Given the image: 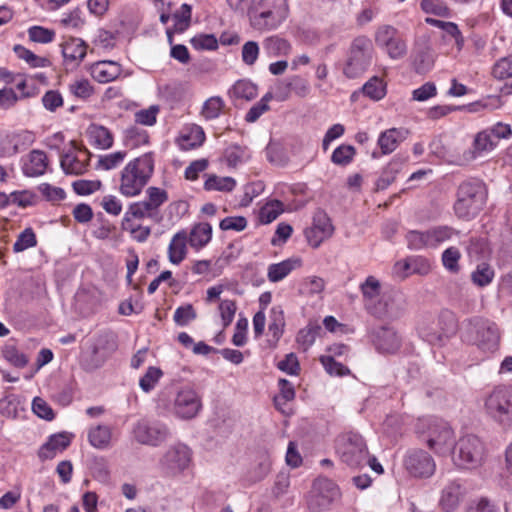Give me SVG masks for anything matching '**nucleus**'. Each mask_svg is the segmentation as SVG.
<instances>
[{
	"label": "nucleus",
	"mask_w": 512,
	"mask_h": 512,
	"mask_svg": "<svg viewBox=\"0 0 512 512\" xmlns=\"http://www.w3.org/2000/svg\"><path fill=\"white\" fill-rule=\"evenodd\" d=\"M494 276V269L487 263H481L472 272L471 280L475 285L485 287L492 282Z\"/></svg>",
	"instance_id": "42"
},
{
	"label": "nucleus",
	"mask_w": 512,
	"mask_h": 512,
	"mask_svg": "<svg viewBox=\"0 0 512 512\" xmlns=\"http://www.w3.org/2000/svg\"><path fill=\"white\" fill-rule=\"evenodd\" d=\"M419 334L425 341L432 345H441L446 339L445 336L440 333L439 326L436 321L420 326Z\"/></svg>",
	"instance_id": "44"
},
{
	"label": "nucleus",
	"mask_w": 512,
	"mask_h": 512,
	"mask_svg": "<svg viewBox=\"0 0 512 512\" xmlns=\"http://www.w3.org/2000/svg\"><path fill=\"white\" fill-rule=\"evenodd\" d=\"M283 212V203L273 200L266 203L260 210L259 218L263 224L273 222Z\"/></svg>",
	"instance_id": "49"
},
{
	"label": "nucleus",
	"mask_w": 512,
	"mask_h": 512,
	"mask_svg": "<svg viewBox=\"0 0 512 512\" xmlns=\"http://www.w3.org/2000/svg\"><path fill=\"white\" fill-rule=\"evenodd\" d=\"M104 344L107 345L108 350H114L116 347L114 335L106 334L98 338L97 344L92 349L91 368H98L105 362L107 354L102 352L105 349Z\"/></svg>",
	"instance_id": "30"
},
{
	"label": "nucleus",
	"mask_w": 512,
	"mask_h": 512,
	"mask_svg": "<svg viewBox=\"0 0 512 512\" xmlns=\"http://www.w3.org/2000/svg\"><path fill=\"white\" fill-rule=\"evenodd\" d=\"M121 66L114 61H100L92 66V77L100 83H108L121 74Z\"/></svg>",
	"instance_id": "22"
},
{
	"label": "nucleus",
	"mask_w": 512,
	"mask_h": 512,
	"mask_svg": "<svg viewBox=\"0 0 512 512\" xmlns=\"http://www.w3.org/2000/svg\"><path fill=\"white\" fill-rule=\"evenodd\" d=\"M237 310L236 302L234 300L225 299L219 304V311L223 326L228 327L235 316Z\"/></svg>",
	"instance_id": "59"
},
{
	"label": "nucleus",
	"mask_w": 512,
	"mask_h": 512,
	"mask_svg": "<svg viewBox=\"0 0 512 512\" xmlns=\"http://www.w3.org/2000/svg\"><path fill=\"white\" fill-rule=\"evenodd\" d=\"M279 99L286 100L290 92H294L297 96L303 98L310 92V86L307 80L300 76H293L277 86Z\"/></svg>",
	"instance_id": "21"
},
{
	"label": "nucleus",
	"mask_w": 512,
	"mask_h": 512,
	"mask_svg": "<svg viewBox=\"0 0 512 512\" xmlns=\"http://www.w3.org/2000/svg\"><path fill=\"white\" fill-rule=\"evenodd\" d=\"M486 415L497 424L512 426V385H498L484 399Z\"/></svg>",
	"instance_id": "4"
},
{
	"label": "nucleus",
	"mask_w": 512,
	"mask_h": 512,
	"mask_svg": "<svg viewBox=\"0 0 512 512\" xmlns=\"http://www.w3.org/2000/svg\"><path fill=\"white\" fill-rule=\"evenodd\" d=\"M362 92L370 99L378 101L386 95V84L381 78L373 76L363 85Z\"/></svg>",
	"instance_id": "40"
},
{
	"label": "nucleus",
	"mask_w": 512,
	"mask_h": 512,
	"mask_svg": "<svg viewBox=\"0 0 512 512\" xmlns=\"http://www.w3.org/2000/svg\"><path fill=\"white\" fill-rule=\"evenodd\" d=\"M461 253L458 248L451 246L445 249L442 253V264L444 268L450 273L457 274L460 271L459 260Z\"/></svg>",
	"instance_id": "47"
},
{
	"label": "nucleus",
	"mask_w": 512,
	"mask_h": 512,
	"mask_svg": "<svg viewBox=\"0 0 512 512\" xmlns=\"http://www.w3.org/2000/svg\"><path fill=\"white\" fill-rule=\"evenodd\" d=\"M320 362L324 366L325 370L331 375L344 376L350 372L346 366L337 362L333 356H321Z\"/></svg>",
	"instance_id": "61"
},
{
	"label": "nucleus",
	"mask_w": 512,
	"mask_h": 512,
	"mask_svg": "<svg viewBox=\"0 0 512 512\" xmlns=\"http://www.w3.org/2000/svg\"><path fill=\"white\" fill-rule=\"evenodd\" d=\"M191 459V449L183 443H177L165 451L159 460V467L164 474L176 476L188 468Z\"/></svg>",
	"instance_id": "12"
},
{
	"label": "nucleus",
	"mask_w": 512,
	"mask_h": 512,
	"mask_svg": "<svg viewBox=\"0 0 512 512\" xmlns=\"http://www.w3.org/2000/svg\"><path fill=\"white\" fill-rule=\"evenodd\" d=\"M333 233L334 226L332 225L331 219L322 209L315 211L312 225L304 231L309 245L313 248H318L321 243L329 239Z\"/></svg>",
	"instance_id": "17"
},
{
	"label": "nucleus",
	"mask_w": 512,
	"mask_h": 512,
	"mask_svg": "<svg viewBox=\"0 0 512 512\" xmlns=\"http://www.w3.org/2000/svg\"><path fill=\"white\" fill-rule=\"evenodd\" d=\"M263 49L270 57L287 55L290 51V44L285 39L271 36L263 41Z\"/></svg>",
	"instance_id": "37"
},
{
	"label": "nucleus",
	"mask_w": 512,
	"mask_h": 512,
	"mask_svg": "<svg viewBox=\"0 0 512 512\" xmlns=\"http://www.w3.org/2000/svg\"><path fill=\"white\" fill-rule=\"evenodd\" d=\"M404 466L407 472L416 478H429L436 470L434 459L423 450L410 451L405 456Z\"/></svg>",
	"instance_id": "18"
},
{
	"label": "nucleus",
	"mask_w": 512,
	"mask_h": 512,
	"mask_svg": "<svg viewBox=\"0 0 512 512\" xmlns=\"http://www.w3.org/2000/svg\"><path fill=\"white\" fill-rule=\"evenodd\" d=\"M71 439L66 433H58L50 436L49 440L41 447L39 457L51 459L57 452L64 451L70 445Z\"/></svg>",
	"instance_id": "24"
},
{
	"label": "nucleus",
	"mask_w": 512,
	"mask_h": 512,
	"mask_svg": "<svg viewBox=\"0 0 512 512\" xmlns=\"http://www.w3.org/2000/svg\"><path fill=\"white\" fill-rule=\"evenodd\" d=\"M421 8L426 14H433L439 17L450 16V9L442 0H422Z\"/></svg>",
	"instance_id": "52"
},
{
	"label": "nucleus",
	"mask_w": 512,
	"mask_h": 512,
	"mask_svg": "<svg viewBox=\"0 0 512 512\" xmlns=\"http://www.w3.org/2000/svg\"><path fill=\"white\" fill-rule=\"evenodd\" d=\"M287 0H259L249 10L251 26L258 31L276 29L288 16Z\"/></svg>",
	"instance_id": "3"
},
{
	"label": "nucleus",
	"mask_w": 512,
	"mask_h": 512,
	"mask_svg": "<svg viewBox=\"0 0 512 512\" xmlns=\"http://www.w3.org/2000/svg\"><path fill=\"white\" fill-rule=\"evenodd\" d=\"M61 48L66 62L79 64L86 56L87 45L80 38L70 37L61 44Z\"/></svg>",
	"instance_id": "23"
},
{
	"label": "nucleus",
	"mask_w": 512,
	"mask_h": 512,
	"mask_svg": "<svg viewBox=\"0 0 512 512\" xmlns=\"http://www.w3.org/2000/svg\"><path fill=\"white\" fill-rule=\"evenodd\" d=\"M487 188L479 179L462 182L457 189L454 203L455 215L462 220H471L483 209L487 200Z\"/></svg>",
	"instance_id": "2"
},
{
	"label": "nucleus",
	"mask_w": 512,
	"mask_h": 512,
	"mask_svg": "<svg viewBox=\"0 0 512 512\" xmlns=\"http://www.w3.org/2000/svg\"><path fill=\"white\" fill-rule=\"evenodd\" d=\"M42 104L46 110L55 112L63 106V97L57 90H48L42 97Z\"/></svg>",
	"instance_id": "64"
},
{
	"label": "nucleus",
	"mask_w": 512,
	"mask_h": 512,
	"mask_svg": "<svg viewBox=\"0 0 512 512\" xmlns=\"http://www.w3.org/2000/svg\"><path fill=\"white\" fill-rule=\"evenodd\" d=\"M404 138L403 132L397 128H391L382 132L378 138V145L383 154L392 153Z\"/></svg>",
	"instance_id": "34"
},
{
	"label": "nucleus",
	"mask_w": 512,
	"mask_h": 512,
	"mask_svg": "<svg viewBox=\"0 0 512 512\" xmlns=\"http://www.w3.org/2000/svg\"><path fill=\"white\" fill-rule=\"evenodd\" d=\"M154 172V159L145 153L130 161L121 171L119 191L123 196L134 197L141 193Z\"/></svg>",
	"instance_id": "1"
},
{
	"label": "nucleus",
	"mask_w": 512,
	"mask_h": 512,
	"mask_svg": "<svg viewBox=\"0 0 512 512\" xmlns=\"http://www.w3.org/2000/svg\"><path fill=\"white\" fill-rule=\"evenodd\" d=\"M236 186V181L232 177H219L209 175L204 183V189L207 191L230 192Z\"/></svg>",
	"instance_id": "39"
},
{
	"label": "nucleus",
	"mask_w": 512,
	"mask_h": 512,
	"mask_svg": "<svg viewBox=\"0 0 512 512\" xmlns=\"http://www.w3.org/2000/svg\"><path fill=\"white\" fill-rule=\"evenodd\" d=\"M339 495L340 492L335 483L328 479H318L313 484L308 507L313 512H320L328 508Z\"/></svg>",
	"instance_id": "16"
},
{
	"label": "nucleus",
	"mask_w": 512,
	"mask_h": 512,
	"mask_svg": "<svg viewBox=\"0 0 512 512\" xmlns=\"http://www.w3.org/2000/svg\"><path fill=\"white\" fill-rule=\"evenodd\" d=\"M158 215L157 211L153 209L150 204L144 200L140 202H135L130 204L127 212L122 220V228L128 229V223L131 220V217L136 219H144V218H156Z\"/></svg>",
	"instance_id": "27"
},
{
	"label": "nucleus",
	"mask_w": 512,
	"mask_h": 512,
	"mask_svg": "<svg viewBox=\"0 0 512 512\" xmlns=\"http://www.w3.org/2000/svg\"><path fill=\"white\" fill-rule=\"evenodd\" d=\"M134 439L141 445L158 447L170 436L168 426L158 420H140L132 430Z\"/></svg>",
	"instance_id": "10"
},
{
	"label": "nucleus",
	"mask_w": 512,
	"mask_h": 512,
	"mask_svg": "<svg viewBox=\"0 0 512 512\" xmlns=\"http://www.w3.org/2000/svg\"><path fill=\"white\" fill-rule=\"evenodd\" d=\"M436 323L439 326L440 333H442L446 339L456 332V318L450 311H442L436 320Z\"/></svg>",
	"instance_id": "50"
},
{
	"label": "nucleus",
	"mask_w": 512,
	"mask_h": 512,
	"mask_svg": "<svg viewBox=\"0 0 512 512\" xmlns=\"http://www.w3.org/2000/svg\"><path fill=\"white\" fill-rule=\"evenodd\" d=\"M485 447L481 439L473 434L462 436L453 449V461L463 468H474L482 463Z\"/></svg>",
	"instance_id": "7"
},
{
	"label": "nucleus",
	"mask_w": 512,
	"mask_h": 512,
	"mask_svg": "<svg viewBox=\"0 0 512 512\" xmlns=\"http://www.w3.org/2000/svg\"><path fill=\"white\" fill-rule=\"evenodd\" d=\"M271 320L268 326L269 333L272 335L275 342H277L283 334L285 325L283 312L277 308L271 310Z\"/></svg>",
	"instance_id": "53"
},
{
	"label": "nucleus",
	"mask_w": 512,
	"mask_h": 512,
	"mask_svg": "<svg viewBox=\"0 0 512 512\" xmlns=\"http://www.w3.org/2000/svg\"><path fill=\"white\" fill-rule=\"evenodd\" d=\"M402 163L399 160L393 159L383 169L381 176L376 182L377 190H384L392 184L396 178L397 173L400 171Z\"/></svg>",
	"instance_id": "41"
},
{
	"label": "nucleus",
	"mask_w": 512,
	"mask_h": 512,
	"mask_svg": "<svg viewBox=\"0 0 512 512\" xmlns=\"http://www.w3.org/2000/svg\"><path fill=\"white\" fill-rule=\"evenodd\" d=\"M212 236V227L208 223H199L193 227L188 237L189 244L193 248H202Z\"/></svg>",
	"instance_id": "35"
},
{
	"label": "nucleus",
	"mask_w": 512,
	"mask_h": 512,
	"mask_svg": "<svg viewBox=\"0 0 512 512\" xmlns=\"http://www.w3.org/2000/svg\"><path fill=\"white\" fill-rule=\"evenodd\" d=\"M425 441L435 453L446 455L454 445V432L444 420L429 419L423 422Z\"/></svg>",
	"instance_id": "8"
},
{
	"label": "nucleus",
	"mask_w": 512,
	"mask_h": 512,
	"mask_svg": "<svg viewBox=\"0 0 512 512\" xmlns=\"http://www.w3.org/2000/svg\"><path fill=\"white\" fill-rule=\"evenodd\" d=\"M28 35L33 42L50 43L53 41L55 33L53 30L41 26H32L28 30Z\"/></svg>",
	"instance_id": "60"
},
{
	"label": "nucleus",
	"mask_w": 512,
	"mask_h": 512,
	"mask_svg": "<svg viewBox=\"0 0 512 512\" xmlns=\"http://www.w3.org/2000/svg\"><path fill=\"white\" fill-rule=\"evenodd\" d=\"M459 232L453 227L439 225L426 231L411 230L406 234L408 247L414 250L437 248L452 239Z\"/></svg>",
	"instance_id": "6"
},
{
	"label": "nucleus",
	"mask_w": 512,
	"mask_h": 512,
	"mask_svg": "<svg viewBox=\"0 0 512 512\" xmlns=\"http://www.w3.org/2000/svg\"><path fill=\"white\" fill-rule=\"evenodd\" d=\"M88 135L91 143L100 149H108L113 145L112 133L102 125H90Z\"/></svg>",
	"instance_id": "33"
},
{
	"label": "nucleus",
	"mask_w": 512,
	"mask_h": 512,
	"mask_svg": "<svg viewBox=\"0 0 512 512\" xmlns=\"http://www.w3.org/2000/svg\"><path fill=\"white\" fill-rule=\"evenodd\" d=\"M188 235L186 231L177 232L168 247V257L172 264H180L186 257Z\"/></svg>",
	"instance_id": "25"
},
{
	"label": "nucleus",
	"mask_w": 512,
	"mask_h": 512,
	"mask_svg": "<svg viewBox=\"0 0 512 512\" xmlns=\"http://www.w3.org/2000/svg\"><path fill=\"white\" fill-rule=\"evenodd\" d=\"M37 244L36 235L31 228L25 229L20 233L17 240L13 244V251L18 253L28 248L34 247Z\"/></svg>",
	"instance_id": "55"
},
{
	"label": "nucleus",
	"mask_w": 512,
	"mask_h": 512,
	"mask_svg": "<svg viewBox=\"0 0 512 512\" xmlns=\"http://www.w3.org/2000/svg\"><path fill=\"white\" fill-rule=\"evenodd\" d=\"M322 328L318 324H309L305 328L301 329L297 335V343L307 350L311 347L316 338L320 335Z\"/></svg>",
	"instance_id": "45"
},
{
	"label": "nucleus",
	"mask_w": 512,
	"mask_h": 512,
	"mask_svg": "<svg viewBox=\"0 0 512 512\" xmlns=\"http://www.w3.org/2000/svg\"><path fill=\"white\" fill-rule=\"evenodd\" d=\"M302 264L300 258H289L280 263L271 264L268 267L267 277L270 282L283 280L290 272L299 268Z\"/></svg>",
	"instance_id": "26"
},
{
	"label": "nucleus",
	"mask_w": 512,
	"mask_h": 512,
	"mask_svg": "<svg viewBox=\"0 0 512 512\" xmlns=\"http://www.w3.org/2000/svg\"><path fill=\"white\" fill-rule=\"evenodd\" d=\"M149 136L147 132L136 126L130 127L125 131V144L131 148L147 144Z\"/></svg>",
	"instance_id": "51"
},
{
	"label": "nucleus",
	"mask_w": 512,
	"mask_h": 512,
	"mask_svg": "<svg viewBox=\"0 0 512 512\" xmlns=\"http://www.w3.org/2000/svg\"><path fill=\"white\" fill-rule=\"evenodd\" d=\"M373 342L376 349L382 353H394L401 344L397 333L387 327H380L374 332Z\"/></svg>",
	"instance_id": "20"
},
{
	"label": "nucleus",
	"mask_w": 512,
	"mask_h": 512,
	"mask_svg": "<svg viewBox=\"0 0 512 512\" xmlns=\"http://www.w3.org/2000/svg\"><path fill=\"white\" fill-rule=\"evenodd\" d=\"M435 145H437V143H433L431 148ZM495 145L496 142L491 134L487 131H483L476 135L473 142V150L465 151L462 156H458L455 159H451L445 152L439 151L438 148L432 149V152L449 163L462 166L476 159L481 152L492 150Z\"/></svg>",
	"instance_id": "14"
},
{
	"label": "nucleus",
	"mask_w": 512,
	"mask_h": 512,
	"mask_svg": "<svg viewBox=\"0 0 512 512\" xmlns=\"http://www.w3.org/2000/svg\"><path fill=\"white\" fill-rule=\"evenodd\" d=\"M375 42L384 49L392 59L403 58L407 53V45L398 30L391 25L379 26L375 32Z\"/></svg>",
	"instance_id": "13"
},
{
	"label": "nucleus",
	"mask_w": 512,
	"mask_h": 512,
	"mask_svg": "<svg viewBox=\"0 0 512 512\" xmlns=\"http://www.w3.org/2000/svg\"><path fill=\"white\" fill-rule=\"evenodd\" d=\"M147 199L146 201L158 212L161 205L168 201V193L166 190L158 187H149L146 190Z\"/></svg>",
	"instance_id": "58"
},
{
	"label": "nucleus",
	"mask_w": 512,
	"mask_h": 512,
	"mask_svg": "<svg viewBox=\"0 0 512 512\" xmlns=\"http://www.w3.org/2000/svg\"><path fill=\"white\" fill-rule=\"evenodd\" d=\"M470 333L474 334V343L485 352H495L499 348L500 335L494 322L483 318L469 320Z\"/></svg>",
	"instance_id": "11"
},
{
	"label": "nucleus",
	"mask_w": 512,
	"mask_h": 512,
	"mask_svg": "<svg viewBox=\"0 0 512 512\" xmlns=\"http://www.w3.org/2000/svg\"><path fill=\"white\" fill-rule=\"evenodd\" d=\"M162 371L157 367H149L140 379L139 385L144 392L151 391L162 376Z\"/></svg>",
	"instance_id": "57"
},
{
	"label": "nucleus",
	"mask_w": 512,
	"mask_h": 512,
	"mask_svg": "<svg viewBox=\"0 0 512 512\" xmlns=\"http://www.w3.org/2000/svg\"><path fill=\"white\" fill-rule=\"evenodd\" d=\"M360 290L363 295L365 307L371 313L377 314V311L372 307V305L381 293V284L379 280L374 276H368L360 285Z\"/></svg>",
	"instance_id": "29"
},
{
	"label": "nucleus",
	"mask_w": 512,
	"mask_h": 512,
	"mask_svg": "<svg viewBox=\"0 0 512 512\" xmlns=\"http://www.w3.org/2000/svg\"><path fill=\"white\" fill-rule=\"evenodd\" d=\"M271 461L267 454H263L260 457V461L257 466L250 472V480L252 482H258L264 479L270 472Z\"/></svg>",
	"instance_id": "62"
},
{
	"label": "nucleus",
	"mask_w": 512,
	"mask_h": 512,
	"mask_svg": "<svg viewBox=\"0 0 512 512\" xmlns=\"http://www.w3.org/2000/svg\"><path fill=\"white\" fill-rule=\"evenodd\" d=\"M257 86L249 80H238L229 90L231 97L250 101L257 96Z\"/></svg>",
	"instance_id": "36"
},
{
	"label": "nucleus",
	"mask_w": 512,
	"mask_h": 512,
	"mask_svg": "<svg viewBox=\"0 0 512 512\" xmlns=\"http://www.w3.org/2000/svg\"><path fill=\"white\" fill-rule=\"evenodd\" d=\"M337 451L341 460L350 467L364 465L368 457V449L363 437L353 432L339 438Z\"/></svg>",
	"instance_id": "9"
},
{
	"label": "nucleus",
	"mask_w": 512,
	"mask_h": 512,
	"mask_svg": "<svg viewBox=\"0 0 512 512\" xmlns=\"http://www.w3.org/2000/svg\"><path fill=\"white\" fill-rule=\"evenodd\" d=\"M2 355L6 361L17 368H24L29 362L28 357L12 344L4 346Z\"/></svg>",
	"instance_id": "46"
},
{
	"label": "nucleus",
	"mask_w": 512,
	"mask_h": 512,
	"mask_svg": "<svg viewBox=\"0 0 512 512\" xmlns=\"http://www.w3.org/2000/svg\"><path fill=\"white\" fill-rule=\"evenodd\" d=\"M372 58V41L364 35L356 37L347 52V60L343 68L344 75L350 79L359 77L369 68Z\"/></svg>",
	"instance_id": "5"
},
{
	"label": "nucleus",
	"mask_w": 512,
	"mask_h": 512,
	"mask_svg": "<svg viewBox=\"0 0 512 512\" xmlns=\"http://www.w3.org/2000/svg\"><path fill=\"white\" fill-rule=\"evenodd\" d=\"M462 496L461 484L458 481L449 482L442 491L440 500L442 508L447 512L453 511L459 505Z\"/></svg>",
	"instance_id": "28"
},
{
	"label": "nucleus",
	"mask_w": 512,
	"mask_h": 512,
	"mask_svg": "<svg viewBox=\"0 0 512 512\" xmlns=\"http://www.w3.org/2000/svg\"><path fill=\"white\" fill-rule=\"evenodd\" d=\"M197 314L191 304L180 306L175 310L174 321L177 325L185 326L196 318Z\"/></svg>",
	"instance_id": "63"
},
{
	"label": "nucleus",
	"mask_w": 512,
	"mask_h": 512,
	"mask_svg": "<svg viewBox=\"0 0 512 512\" xmlns=\"http://www.w3.org/2000/svg\"><path fill=\"white\" fill-rule=\"evenodd\" d=\"M202 408L199 394L191 387L180 389L174 400V412L182 419H192Z\"/></svg>",
	"instance_id": "19"
},
{
	"label": "nucleus",
	"mask_w": 512,
	"mask_h": 512,
	"mask_svg": "<svg viewBox=\"0 0 512 512\" xmlns=\"http://www.w3.org/2000/svg\"><path fill=\"white\" fill-rule=\"evenodd\" d=\"M355 154L356 150L352 145L342 144L333 151L331 161L335 165L346 166L352 162Z\"/></svg>",
	"instance_id": "48"
},
{
	"label": "nucleus",
	"mask_w": 512,
	"mask_h": 512,
	"mask_svg": "<svg viewBox=\"0 0 512 512\" xmlns=\"http://www.w3.org/2000/svg\"><path fill=\"white\" fill-rule=\"evenodd\" d=\"M70 145L68 150L60 154V166L65 174L82 175L87 171L91 153L86 148H78L75 141H71Z\"/></svg>",
	"instance_id": "15"
},
{
	"label": "nucleus",
	"mask_w": 512,
	"mask_h": 512,
	"mask_svg": "<svg viewBox=\"0 0 512 512\" xmlns=\"http://www.w3.org/2000/svg\"><path fill=\"white\" fill-rule=\"evenodd\" d=\"M92 476L99 482L106 483L110 477L109 464L105 457L94 456L89 461Z\"/></svg>",
	"instance_id": "38"
},
{
	"label": "nucleus",
	"mask_w": 512,
	"mask_h": 512,
	"mask_svg": "<svg viewBox=\"0 0 512 512\" xmlns=\"http://www.w3.org/2000/svg\"><path fill=\"white\" fill-rule=\"evenodd\" d=\"M492 74L499 80L512 77V53L507 57L499 59L494 64Z\"/></svg>",
	"instance_id": "56"
},
{
	"label": "nucleus",
	"mask_w": 512,
	"mask_h": 512,
	"mask_svg": "<svg viewBox=\"0 0 512 512\" xmlns=\"http://www.w3.org/2000/svg\"><path fill=\"white\" fill-rule=\"evenodd\" d=\"M112 429L107 425L91 427L88 432L89 443L97 449H107L111 445Z\"/></svg>",
	"instance_id": "32"
},
{
	"label": "nucleus",
	"mask_w": 512,
	"mask_h": 512,
	"mask_svg": "<svg viewBox=\"0 0 512 512\" xmlns=\"http://www.w3.org/2000/svg\"><path fill=\"white\" fill-rule=\"evenodd\" d=\"M14 52L20 59L25 60L31 67H45L48 65V60L46 58L37 56L32 51L21 45H15Z\"/></svg>",
	"instance_id": "54"
},
{
	"label": "nucleus",
	"mask_w": 512,
	"mask_h": 512,
	"mask_svg": "<svg viewBox=\"0 0 512 512\" xmlns=\"http://www.w3.org/2000/svg\"><path fill=\"white\" fill-rule=\"evenodd\" d=\"M225 107L223 99L219 96H212L207 99L201 109V115L206 120H213L220 116Z\"/></svg>",
	"instance_id": "43"
},
{
	"label": "nucleus",
	"mask_w": 512,
	"mask_h": 512,
	"mask_svg": "<svg viewBox=\"0 0 512 512\" xmlns=\"http://www.w3.org/2000/svg\"><path fill=\"white\" fill-rule=\"evenodd\" d=\"M47 168V156L41 150H33L29 154V160L24 164L23 172L30 177L40 176Z\"/></svg>",
	"instance_id": "31"
}]
</instances>
